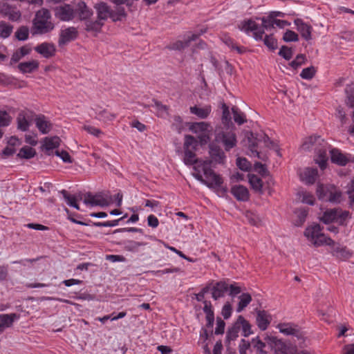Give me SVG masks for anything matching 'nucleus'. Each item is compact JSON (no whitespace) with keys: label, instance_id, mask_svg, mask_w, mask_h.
Returning <instances> with one entry per match:
<instances>
[{"label":"nucleus","instance_id":"1","mask_svg":"<svg viewBox=\"0 0 354 354\" xmlns=\"http://www.w3.org/2000/svg\"><path fill=\"white\" fill-rule=\"evenodd\" d=\"M212 160L197 161L194 166L195 173L193 176L209 188L220 187L223 180L219 175H217L211 168Z\"/></svg>","mask_w":354,"mask_h":354},{"label":"nucleus","instance_id":"2","mask_svg":"<svg viewBox=\"0 0 354 354\" xmlns=\"http://www.w3.org/2000/svg\"><path fill=\"white\" fill-rule=\"evenodd\" d=\"M93 8L95 10L97 17L92 22L87 23L86 32H94L96 35L102 31V28L110 16L111 8L103 1L95 3Z\"/></svg>","mask_w":354,"mask_h":354},{"label":"nucleus","instance_id":"3","mask_svg":"<svg viewBox=\"0 0 354 354\" xmlns=\"http://www.w3.org/2000/svg\"><path fill=\"white\" fill-rule=\"evenodd\" d=\"M32 34L43 35L53 30L55 26L51 21V15L46 8L38 10L32 21Z\"/></svg>","mask_w":354,"mask_h":354},{"label":"nucleus","instance_id":"4","mask_svg":"<svg viewBox=\"0 0 354 354\" xmlns=\"http://www.w3.org/2000/svg\"><path fill=\"white\" fill-rule=\"evenodd\" d=\"M234 129L224 128L220 125L216 126L214 129L215 142L222 144L226 151H229L236 146L237 139Z\"/></svg>","mask_w":354,"mask_h":354},{"label":"nucleus","instance_id":"5","mask_svg":"<svg viewBox=\"0 0 354 354\" xmlns=\"http://www.w3.org/2000/svg\"><path fill=\"white\" fill-rule=\"evenodd\" d=\"M262 21V28H259V26L252 20H248L241 22L239 25L241 30L245 32L252 31L254 32V37L256 40H261L263 38L264 34V30H270L274 28V19H271L268 15V17H263L261 19Z\"/></svg>","mask_w":354,"mask_h":354},{"label":"nucleus","instance_id":"6","mask_svg":"<svg viewBox=\"0 0 354 354\" xmlns=\"http://www.w3.org/2000/svg\"><path fill=\"white\" fill-rule=\"evenodd\" d=\"M304 235L308 240L315 247H319L324 245H330L333 240L325 236L322 232V228L319 224H313L306 227L304 231Z\"/></svg>","mask_w":354,"mask_h":354},{"label":"nucleus","instance_id":"7","mask_svg":"<svg viewBox=\"0 0 354 354\" xmlns=\"http://www.w3.org/2000/svg\"><path fill=\"white\" fill-rule=\"evenodd\" d=\"M93 15V10L89 8L84 1L78 2L74 8V17L77 16L78 19L84 22V30L86 31L88 22H92L91 17Z\"/></svg>","mask_w":354,"mask_h":354},{"label":"nucleus","instance_id":"8","mask_svg":"<svg viewBox=\"0 0 354 354\" xmlns=\"http://www.w3.org/2000/svg\"><path fill=\"white\" fill-rule=\"evenodd\" d=\"M84 203L91 206L104 207L109 205L107 196L103 192H100L95 195L90 192L86 193L84 197Z\"/></svg>","mask_w":354,"mask_h":354},{"label":"nucleus","instance_id":"9","mask_svg":"<svg viewBox=\"0 0 354 354\" xmlns=\"http://www.w3.org/2000/svg\"><path fill=\"white\" fill-rule=\"evenodd\" d=\"M279 332L286 335H293L298 339H304V335L300 329L292 323H280L277 326ZM304 340H303V342Z\"/></svg>","mask_w":354,"mask_h":354},{"label":"nucleus","instance_id":"10","mask_svg":"<svg viewBox=\"0 0 354 354\" xmlns=\"http://www.w3.org/2000/svg\"><path fill=\"white\" fill-rule=\"evenodd\" d=\"M78 35V31L75 27H68L61 30L58 44L59 46H64L68 42L75 40Z\"/></svg>","mask_w":354,"mask_h":354},{"label":"nucleus","instance_id":"11","mask_svg":"<svg viewBox=\"0 0 354 354\" xmlns=\"http://www.w3.org/2000/svg\"><path fill=\"white\" fill-rule=\"evenodd\" d=\"M55 15L62 21H71L74 19V8L69 4L56 8Z\"/></svg>","mask_w":354,"mask_h":354},{"label":"nucleus","instance_id":"12","mask_svg":"<svg viewBox=\"0 0 354 354\" xmlns=\"http://www.w3.org/2000/svg\"><path fill=\"white\" fill-rule=\"evenodd\" d=\"M330 246L331 247V254L337 259L345 260L352 256V252L346 247L339 243H335L333 241Z\"/></svg>","mask_w":354,"mask_h":354},{"label":"nucleus","instance_id":"13","mask_svg":"<svg viewBox=\"0 0 354 354\" xmlns=\"http://www.w3.org/2000/svg\"><path fill=\"white\" fill-rule=\"evenodd\" d=\"M256 323L261 330H266L272 321V317L264 310H256Z\"/></svg>","mask_w":354,"mask_h":354},{"label":"nucleus","instance_id":"14","mask_svg":"<svg viewBox=\"0 0 354 354\" xmlns=\"http://www.w3.org/2000/svg\"><path fill=\"white\" fill-rule=\"evenodd\" d=\"M228 291V283L225 281H220L213 284L212 288V297L214 300L223 297Z\"/></svg>","mask_w":354,"mask_h":354},{"label":"nucleus","instance_id":"15","mask_svg":"<svg viewBox=\"0 0 354 354\" xmlns=\"http://www.w3.org/2000/svg\"><path fill=\"white\" fill-rule=\"evenodd\" d=\"M189 111L192 114L196 115L200 119H206L212 112V106L209 104L204 106L194 105L189 107Z\"/></svg>","mask_w":354,"mask_h":354},{"label":"nucleus","instance_id":"16","mask_svg":"<svg viewBox=\"0 0 354 354\" xmlns=\"http://www.w3.org/2000/svg\"><path fill=\"white\" fill-rule=\"evenodd\" d=\"M31 112L21 111L17 118V128L22 131H26L31 122Z\"/></svg>","mask_w":354,"mask_h":354},{"label":"nucleus","instance_id":"17","mask_svg":"<svg viewBox=\"0 0 354 354\" xmlns=\"http://www.w3.org/2000/svg\"><path fill=\"white\" fill-rule=\"evenodd\" d=\"M35 50L45 58L53 57L56 51L54 44L47 42L41 43L35 48Z\"/></svg>","mask_w":354,"mask_h":354},{"label":"nucleus","instance_id":"18","mask_svg":"<svg viewBox=\"0 0 354 354\" xmlns=\"http://www.w3.org/2000/svg\"><path fill=\"white\" fill-rule=\"evenodd\" d=\"M35 122L36 127L39 129V131L43 133L46 134L52 129V124L49 120H47L45 115H37L35 118Z\"/></svg>","mask_w":354,"mask_h":354},{"label":"nucleus","instance_id":"19","mask_svg":"<svg viewBox=\"0 0 354 354\" xmlns=\"http://www.w3.org/2000/svg\"><path fill=\"white\" fill-rule=\"evenodd\" d=\"M295 24L297 30L300 32L302 37L308 41L311 39V32L313 28L310 25L304 23L302 19H297L295 20Z\"/></svg>","mask_w":354,"mask_h":354},{"label":"nucleus","instance_id":"20","mask_svg":"<svg viewBox=\"0 0 354 354\" xmlns=\"http://www.w3.org/2000/svg\"><path fill=\"white\" fill-rule=\"evenodd\" d=\"M209 154L212 160L219 164L223 163L226 157L223 149L213 143L209 145Z\"/></svg>","mask_w":354,"mask_h":354},{"label":"nucleus","instance_id":"21","mask_svg":"<svg viewBox=\"0 0 354 354\" xmlns=\"http://www.w3.org/2000/svg\"><path fill=\"white\" fill-rule=\"evenodd\" d=\"M276 354H296L297 347L291 343H286L280 339L274 351Z\"/></svg>","mask_w":354,"mask_h":354},{"label":"nucleus","instance_id":"22","mask_svg":"<svg viewBox=\"0 0 354 354\" xmlns=\"http://www.w3.org/2000/svg\"><path fill=\"white\" fill-rule=\"evenodd\" d=\"M245 137L248 142V149L251 153L250 156L260 158V153L257 150L258 142H260L255 139L256 134L252 131H247L245 133Z\"/></svg>","mask_w":354,"mask_h":354},{"label":"nucleus","instance_id":"23","mask_svg":"<svg viewBox=\"0 0 354 354\" xmlns=\"http://www.w3.org/2000/svg\"><path fill=\"white\" fill-rule=\"evenodd\" d=\"M231 193L239 201H246L249 198L248 189L243 185H235L231 189Z\"/></svg>","mask_w":354,"mask_h":354},{"label":"nucleus","instance_id":"24","mask_svg":"<svg viewBox=\"0 0 354 354\" xmlns=\"http://www.w3.org/2000/svg\"><path fill=\"white\" fill-rule=\"evenodd\" d=\"M318 176V171L316 168H306L301 174V178L306 184H313Z\"/></svg>","mask_w":354,"mask_h":354},{"label":"nucleus","instance_id":"25","mask_svg":"<svg viewBox=\"0 0 354 354\" xmlns=\"http://www.w3.org/2000/svg\"><path fill=\"white\" fill-rule=\"evenodd\" d=\"M330 154L331 161L339 165L345 166L348 162V158L337 149H332Z\"/></svg>","mask_w":354,"mask_h":354},{"label":"nucleus","instance_id":"26","mask_svg":"<svg viewBox=\"0 0 354 354\" xmlns=\"http://www.w3.org/2000/svg\"><path fill=\"white\" fill-rule=\"evenodd\" d=\"M317 158L315 159L316 162L319 165L322 169L326 167L328 160L327 150L325 146L315 149Z\"/></svg>","mask_w":354,"mask_h":354},{"label":"nucleus","instance_id":"27","mask_svg":"<svg viewBox=\"0 0 354 354\" xmlns=\"http://www.w3.org/2000/svg\"><path fill=\"white\" fill-rule=\"evenodd\" d=\"M198 37L196 34H193L191 36L187 37L185 41H177L171 44L169 48L171 50H180L189 46L192 41H196Z\"/></svg>","mask_w":354,"mask_h":354},{"label":"nucleus","instance_id":"28","mask_svg":"<svg viewBox=\"0 0 354 354\" xmlns=\"http://www.w3.org/2000/svg\"><path fill=\"white\" fill-rule=\"evenodd\" d=\"M17 67L23 73H30L39 68V62L37 60L21 62Z\"/></svg>","mask_w":354,"mask_h":354},{"label":"nucleus","instance_id":"29","mask_svg":"<svg viewBox=\"0 0 354 354\" xmlns=\"http://www.w3.org/2000/svg\"><path fill=\"white\" fill-rule=\"evenodd\" d=\"M19 318V315L16 313L1 314L0 315V324L3 328H10L13 322Z\"/></svg>","mask_w":354,"mask_h":354},{"label":"nucleus","instance_id":"30","mask_svg":"<svg viewBox=\"0 0 354 354\" xmlns=\"http://www.w3.org/2000/svg\"><path fill=\"white\" fill-rule=\"evenodd\" d=\"M333 187V185H319L317 188V194L319 199L329 201L328 198Z\"/></svg>","mask_w":354,"mask_h":354},{"label":"nucleus","instance_id":"31","mask_svg":"<svg viewBox=\"0 0 354 354\" xmlns=\"http://www.w3.org/2000/svg\"><path fill=\"white\" fill-rule=\"evenodd\" d=\"M222 109H223V113H222V124L223 125V127L230 129V127L235 128L233 122H232L231 115L229 111L228 106L223 103L222 104Z\"/></svg>","mask_w":354,"mask_h":354},{"label":"nucleus","instance_id":"32","mask_svg":"<svg viewBox=\"0 0 354 354\" xmlns=\"http://www.w3.org/2000/svg\"><path fill=\"white\" fill-rule=\"evenodd\" d=\"M239 330L240 328L238 321L236 320L233 325L227 329L225 343L230 344L231 341L235 340L238 337Z\"/></svg>","mask_w":354,"mask_h":354},{"label":"nucleus","instance_id":"33","mask_svg":"<svg viewBox=\"0 0 354 354\" xmlns=\"http://www.w3.org/2000/svg\"><path fill=\"white\" fill-rule=\"evenodd\" d=\"M31 48L28 45L24 46L16 50L12 55L11 62L16 63L22 59L24 56L30 54Z\"/></svg>","mask_w":354,"mask_h":354},{"label":"nucleus","instance_id":"34","mask_svg":"<svg viewBox=\"0 0 354 354\" xmlns=\"http://www.w3.org/2000/svg\"><path fill=\"white\" fill-rule=\"evenodd\" d=\"M211 125L206 122H193L191 124L189 127V130L192 131L194 133H202L209 129H211Z\"/></svg>","mask_w":354,"mask_h":354},{"label":"nucleus","instance_id":"35","mask_svg":"<svg viewBox=\"0 0 354 354\" xmlns=\"http://www.w3.org/2000/svg\"><path fill=\"white\" fill-rule=\"evenodd\" d=\"M249 183L252 188L257 192L263 193V182L262 180L254 174H249Z\"/></svg>","mask_w":354,"mask_h":354},{"label":"nucleus","instance_id":"36","mask_svg":"<svg viewBox=\"0 0 354 354\" xmlns=\"http://www.w3.org/2000/svg\"><path fill=\"white\" fill-rule=\"evenodd\" d=\"M239 328H242L243 335L248 337L252 333L251 324L242 316L239 315L237 318Z\"/></svg>","mask_w":354,"mask_h":354},{"label":"nucleus","instance_id":"37","mask_svg":"<svg viewBox=\"0 0 354 354\" xmlns=\"http://www.w3.org/2000/svg\"><path fill=\"white\" fill-rule=\"evenodd\" d=\"M239 302L236 308V312H241L252 301V297L249 293H243L239 297Z\"/></svg>","mask_w":354,"mask_h":354},{"label":"nucleus","instance_id":"38","mask_svg":"<svg viewBox=\"0 0 354 354\" xmlns=\"http://www.w3.org/2000/svg\"><path fill=\"white\" fill-rule=\"evenodd\" d=\"M337 216L335 221L340 225H346V221L351 218V214L348 211L337 209Z\"/></svg>","mask_w":354,"mask_h":354},{"label":"nucleus","instance_id":"39","mask_svg":"<svg viewBox=\"0 0 354 354\" xmlns=\"http://www.w3.org/2000/svg\"><path fill=\"white\" fill-rule=\"evenodd\" d=\"M95 118L100 121L106 122L114 120L115 118V115L104 109L102 111H95Z\"/></svg>","mask_w":354,"mask_h":354},{"label":"nucleus","instance_id":"40","mask_svg":"<svg viewBox=\"0 0 354 354\" xmlns=\"http://www.w3.org/2000/svg\"><path fill=\"white\" fill-rule=\"evenodd\" d=\"M345 92L346 93V105L350 108H354V83L347 85Z\"/></svg>","mask_w":354,"mask_h":354},{"label":"nucleus","instance_id":"41","mask_svg":"<svg viewBox=\"0 0 354 354\" xmlns=\"http://www.w3.org/2000/svg\"><path fill=\"white\" fill-rule=\"evenodd\" d=\"M337 213V209L326 210L324 212L322 216L320 217V221L326 224H329L335 221Z\"/></svg>","mask_w":354,"mask_h":354},{"label":"nucleus","instance_id":"42","mask_svg":"<svg viewBox=\"0 0 354 354\" xmlns=\"http://www.w3.org/2000/svg\"><path fill=\"white\" fill-rule=\"evenodd\" d=\"M36 155V151L35 149L25 146L22 147L19 152L17 153V156L21 158L30 159L33 158Z\"/></svg>","mask_w":354,"mask_h":354},{"label":"nucleus","instance_id":"43","mask_svg":"<svg viewBox=\"0 0 354 354\" xmlns=\"http://www.w3.org/2000/svg\"><path fill=\"white\" fill-rule=\"evenodd\" d=\"M147 243L144 242H138L135 241H127L124 243V248L125 250L131 252H138V248L140 246L146 245Z\"/></svg>","mask_w":354,"mask_h":354},{"label":"nucleus","instance_id":"44","mask_svg":"<svg viewBox=\"0 0 354 354\" xmlns=\"http://www.w3.org/2000/svg\"><path fill=\"white\" fill-rule=\"evenodd\" d=\"M60 194H62L64 200L66 201V203L74 208H75L77 210H80V206L77 204V203L75 201V198L73 197V195H71L66 190L62 189L59 192Z\"/></svg>","mask_w":354,"mask_h":354},{"label":"nucleus","instance_id":"45","mask_svg":"<svg viewBox=\"0 0 354 354\" xmlns=\"http://www.w3.org/2000/svg\"><path fill=\"white\" fill-rule=\"evenodd\" d=\"M13 26L3 21H0V37L8 38L12 33Z\"/></svg>","mask_w":354,"mask_h":354},{"label":"nucleus","instance_id":"46","mask_svg":"<svg viewBox=\"0 0 354 354\" xmlns=\"http://www.w3.org/2000/svg\"><path fill=\"white\" fill-rule=\"evenodd\" d=\"M322 140L324 142L323 140L321 139L320 136H310L306 139V140L304 142L301 148L305 151L310 150L312 147L315 145L316 143H319V141Z\"/></svg>","mask_w":354,"mask_h":354},{"label":"nucleus","instance_id":"47","mask_svg":"<svg viewBox=\"0 0 354 354\" xmlns=\"http://www.w3.org/2000/svg\"><path fill=\"white\" fill-rule=\"evenodd\" d=\"M60 139L59 137L46 138L44 140V146L46 150L49 151L55 149L59 145Z\"/></svg>","mask_w":354,"mask_h":354},{"label":"nucleus","instance_id":"48","mask_svg":"<svg viewBox=\"0 0 354 354\" xmlns=\"http://www.w3.org/2000/svg\"><path fill=\"white\" fill-rule=\"evenodd\" d=\"M195 149H185L184 162L185 165H194L199 160L196 158Z\"/></svg>","mask_w":354,"mask_h":354},{"label":"nucleus","instance_id":"49","mask_svg":"<svg viewBox=\"0 0 354 354\" xmlns=\"http://www.w3.org/2000/svg\"><path fill=\"white\" fill-rule=\"evenodd\" d=\"M232 111L233 113V118L236 123L241 125L246 122L245 115L241 112L237 107H232Z\"/></svg>","mask_w":354,"mask_h":354},{"label":"nucleus","instance_id":"50","mask_svg":"<svg viewBox=\"0 0 354 354\" xmlns=\"http://www.w3.org/2000/svg\"><path fill=\"white\" fill-rule=\"evenodd\" d=\"M29 35V29L27 26H20L15 32V36L19 41H25L28 39Z\"/></svg>","mask_w":354,"mask_h":354},{"label":"nucleus","instance_id":"51","mask_svg":"<svg viewBox=\"0 0 354 354\" xmlns=\"http://www.w3.org/2000/svg\"><path fill=\"white\" fill-rule=\"evenodd\" d=\"M252 342L254 343V347L257 349V351L260 354H266L267 352L264 350L266 347V342H263L259 336L253 338Z\"/></svg>","mask_w":354,"mask_h":354},{"label":"nucleus","instance_id":"52","mask_svg":"<svg viewBox=\"0 0 354 354\" xmlns=\"http://www.w3.org/2000/svg\"><path fill=\"white\" fill-rule=\"evenodd\" d=\"M295 214H297V219L295 221V225L297 226H301L305 222L306 216L308 215V212L305 209H299L295 211Z\"/></svg>","mask_w":354,"mask_h":354},{"label":"nucleus","instance_id":"53","mask_svg":"<svg viewBox=\"0 0 354 354\" xmlns=\"http://www.w3.org/2000/svg\"><path fill=\"white\" fill-rule=\"evenodd\" d=\"M316 69L314 66L305 68L300 73V76L304 80H311L315 75Z\"/></svg>","mask_w":354,"mask_h":354},{"label":"nucleus","instance_id":"54","mask_svg":"<svg viewBox=\"0 0 354 354\" xmlns=\"http://www.w3.org/2000/svg\"><path fill=\"white\" fill-rule=\"evenodd\" d=\"M197 141L192 136L187 135L185 137L184 149H195Z\"/></svg>","mask_w":354,"mask_h":354},{"label":"nucleus","instance_id":"55","mask_svg":"<svg viewBox=\"0 0 354 354\" xmlns=\"http://www.w3.org/2000/svg\"><path fill=\"white\" fill-rule=\"evenodd\" d=\"M263 340L266 342V344H268L271 348L276 349L278 343L279 342L280 339L277 337L272 335H269L268 334H265L263 337Z\"/></svg>","mask_w":354,"mask_h":354},{"label":"nucleus","instance_id":"56","mask_svg":"<svg viewBox=\"0 0 354 354\" xmlns=\"http://www.w3.org/2000/svg\"><path fill=\"white\" fill-rule=\"evenodd\" d=\"M255 139L260 142H263L267 147H272L274 146L273 141H272L270 138L263 133L256 134Z\"/></svg>","mask_w":354,"mask_h":354},{"label":"nucleus","instance_id":"57","mask_svg":"<svg viewBox=\"0 0 354 354\" xmlns=\"http://www.w3.org/2000/svg\"><path fill=\"white\" fill-rule=\"evenodd\" d=\"M236 165L242 171H248L251 168L250 162L245 158H238Z\"/></svg>","mask_w":354,"mask_h":354},{"label":"nucleus","instance_id":"58","mask_svg":"<svg viewBox=\"0 0 354 354\" xmlns=\"http://www.w3.org/2000/svg\"><path fill=\"white\" fill-rule=\"evenodd\" d=\"M224 43L232 50H236L238 53L242 54L245 50L243 47L238 46L234 41L230 37H225L223 39Z\"/></svg>","mask_w":354,"mask_h":354},{"label":"nucleus","instance_id":"59","mask_svg":"<svg viewBox=\"0 0 354 354\" xmlns=\"http://www.w3.org/2000/svg\"><path fill=\"white\" fill-rule=\"evenodd\" d=\"M342 193L335 186L332 188V192L330 194L329 202L339 203L341 201Z\"/></svg>","mask_w":354,"mask_h":354},{"label":"nucleus","instance_id":"60","mask_svg":"<svg viewBox=\"0 0 354 354\" xmlns=\"http://www.w3.org/2000/svg\"><path fill=\"white\" fill-rule=\"evenodd\" d=\"M263 42L270 50H275L277 47V41L272 35H266L263 39Z\"/></svg>","mask_w":354,"mask_h":354},{"label":"nucleus","instance_id":"61","mask_svg":"<svg viewBox=\"0 0 354 354\" xmlns=\"http://www.w3.org/2000/svg\"><path fill=\"white\" fill-rule=\"evenodd\" d=\"M12 118L6 111H0V127H7L11 122Z\"/></svg>","mask_w":354,"mask_h":354},{"label":"nucleus","instance_id":"62","mask_svg":"<svg viewBox=\"0 0 354 354\" xmlns=\"http://www.w3.org/2000/svg\"><path fill=\"white\" fill-rule=\"evenodd\" d=\"M292 50L286 46H281L279 52V55L281 56L286 60H290L292 58Z\"/></svg>","mask_w":354,"mask_h":354},{"label":"nucleus","instance_id":"63","mask_svg":"<svg viewBox=\"0 0 354 354\" xmlns=\"http://www.w3.org/2000/svg\"><path fill=\"white\" fill-rule=\"evenodd\" d=\"M283 39L286 42L297 41L299 40L298 35L292 30H287L283 35Z\"/></svg>","mask_w":354,"mask_h":354},{"label":"nucleus","instance_id":"64","mask_svg":"<svg viewBox=\"0 0 354 354\" xmlns=\"http://www.w3.org/2000/svg\"><path fill=\"white\" fill-rule=\"evenodd\" d=\"M347 194L349 198V205L351 208H354V180L351 182V186L349 187Z\"/></svg>","mask_w":354,"mask_h":354}]
</instances>
